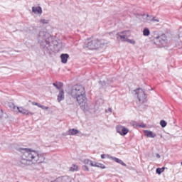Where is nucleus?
I'll use <instances>...</instances> for the list:
<instances>
[{
	"label": "nucleus",
	"instance_id": "nucleus-2",
	"mask_svg": "<svg viewBox=\"0 0 182 182\" xmlns=\"http://www.w3.org/2000/svg\"><path fill=\"white\" fill-rule=\"evenodd\" d=\"M70 95L73 99H76V101L81 109L83 110L87 109V99L86 98L85 87L79 85H74L70 90Z\"/></svg>",
	"mask_w": 182,
	"mask_h": 182
},
{
	"label": "nucleus",
	"instance_id": "nucleus-30",
	"mask_svg": "<svg viewBox=\"0 0 182 182\" xmlns=\"http://www.w3.org/2000/svg\"><path fill=\"white\" fill-rule=\"evenodd\" d=\"M32 105H33V106H38V107H39L41 106V104H39L38 102H33Z\"/></svg>",
	"mask_w": 182,
	"mask_h": 182
},
{
	"label": "nucleus",
	"instance_id": "nucleus-28",
	"mask_svg": "<svg viewBox=\"0 0 182 182\" xmlns=\"http://www.w3.org/2000/svg\"><path fill=\"white\" fill-rule=\"evenodd\" d=\"M40 107V108L42 109L43 110H48V109H49V107H46V106H45V105H40V107Z\"/></svg>",
	"mask_w": 182,
	"mask_h": 182
},
{
	"label": "nucleus",
	"instance_id": "nucleus-12",
	"mask_svg": "<svg viewBox=\"0 0 182 182\" xmlns=\"http://www.w3.org/2000/svg\"><path fill=\"white\" fill-rule=\"evenodd\" d=\"M139 19L142 21V22H150V18L151 16H149V14H142L141 16H139Z\"/></svg>",
	"mask_w": 182,
	"mask_h": 182
},
{
	"label": "nucleus",
	"instance_id": "nucleus-13",
	"mask_svg": "<svg viewBox=\"0 0 182 182\" xmlns=\"http://www.w3.org/2000/svg\"><path fill=\"white\" fill-rule=\"evenodd\" d=\"M79 133H80L79 130H77L76 129H70L67 132V134L68 136H76V134H79Z\"/></svg>",
	"mask_w": 182,
	"mask_h": 182
},
{
	"label": "nucleus",
	"instance_id": "nucleus-26",
	"mask_svg": "<svg viewBox=\"0 0 182 182\" xmlns=\"http://www.w3.org/2000/svg\"><path fill=\"white\" fill-rule=\"evenodd\" d=\"M163 171H164V168H157L156 170V174H161V173H163Z\"/></svg>",
	"mask_w": 182,
	"mask_h": 182
},
{
	"label": "nucleus",
	"instance_id": "nucleus-29",
	"mask_svg": "<svg viewBox=\"0 0 182 182\" xmlns=\"http://www.w3.org/2000/svg\"><path fill=\"white\" fill-rule=\"evenodd\" d=\"M131 124L132 126H133L134 127H139V124H137V122L132 121L131 122Z\"/></svg>",
	"mask_w": 182,
	"mask_h": 182
},
{
	"label": "nucleus",
	"instance_id": "nucleus-24",
	"mask_svg": "<svg viewBox=\"0 0 182 182\" xmlns=\"http://www.w3.org/2000/svg\"><path fill=\"white\" fill-rule=\"evenodd\" d=\"M125 42H128V43L131 45H136V41H134V39L127 38Z\"/></svg>",
	"mask_w": 182,
	"mask_h": 182
},
{
	"label": "nucleus",
	"instance_id": "nucleus-15",
	"mask_svg": "<svg viewBox=\"0 0 182 182\" xmlns=\"http://www.w3.org/2000/svg\"><path fill=\"white\" fill-rule=\"evenodd\" d=\"M158 39L161 43V46H164V45L167 43V37H166V36H161V37H159Z\"/></svg>",
	"mask_w": 182,
	"mask_h": 182
},
{
	"label": "nucleus",
	"instance_id": "nucleus-21",
	"mask_svg": "<svg viewBox=\"0 0 182 182\" xmlns=\"http://www.w3.org/2000/svg\"><path fill=\"white\" fill-rule=\"evenodd\" d=\"M9 107L13 110V112H18L19 108V107L15 106L14 104H10Z\"/></svg>",
	"mask_w": 182,
	"mask_h": 182
},
{
	"label": "nucleus",
	"instance_id": "nucleus-7",
	"mask_svg": "<svg viewBox=\"0 0 182 182\" xmlns=\"http://www.w3.org/2000/svg\"><path fill=\"white\" fill-rule=\"evenodd\" d=\"M117 133H119L120 136H126L129 133V129L124 126L118 125L116 127Z\"/></svg>",
	"mask_w": 182,
	"mask_h": 182
},
{
	"label": "nucleus",
	"instance_id": "nucleus-27",
	"mask_svg": "<svg viewBox=\"0 0 182 182\" xmlns=\"http://www.w3.org/2000/svg\"><path fill=\"white\" fill-rule=\"evenodd\" d=\"M160 124L161 127H166V126H167V122L164 120H161Z\"/></svg>",
	"mask_w": 182,
	"mask_h": 182
},
{
	"label": "nucleus",
	"instance_id": "nucleus-23",
	"mask_svg": "<svg viewBox=\"0 0 182 182\" xmlns=\"http://www.w3.org/2000/svg\"><path fill=\"white\" fill-rule=\"evenodd\" d=\"M40 23H41V25H48V23H49V20L41 18L40 20Z\"/></svg>",
	"mask_w": 182,
	"mask_h": 182
},
{
	"label": "nucleus",
	"instance_id": "nucleus-6",
	"mask_svg": "<svg viewBox=\"0 0 182 182\" xmlns=\"http://www.w3.org/2000/svg\"><path fill=\"white\" fill-rule=\"evenodd\" d=\"M101 159H109V160H113L115 161V163H118L119 164H121L122 166H124V167H126L127 166L124 162H123L121 159L112 156L109 154H102L101 155Z\"/></svg>",
	"mask_w": 182,
	"mask_h": 182
},
{
	"label": "nucleus",
	"instance_id": "nucleus-31",
	"mask_svg": "<svg viewBox=\"0 0 182 182\" xmlns=\"http://www.w3.org/2000/svg\"><path fill=\"white\" fill-rule=\"evenodd\" d=\"M3 117H4V111H2V109H0V119H2Z\"/></svg>",
	"mask_w": 182,
	"mask_h": 182
},
{
	"label": "nucleus",
	"instance_id": "nucleus-32",
	"mask_svg": "<svg viewBox=\"0 0 182 182\" xmlns=\"http://www.w3.org/2000/svg\"><path fill=\"white\" fill-rule=\"evenodd\" d=\"M84 170H85V171H89V167H87V166L85 165V166H84Z\"/></svg>",
	"mask_w": 182,
	"mask_h": 182
},
{
	"label": "nucleus",
	"instance_id": "nucleus-3",
	"mask_svg": "<svg viewBox=\"0 0 182 182\" xmlns=\"http://www.w3.org/2000/svg\"><path fill=\"white\" fill-rule=\"evenodd\" d=\"M105 45H107V41H105V40H100L99 41L98 39L95 40H91V39H87L85 41V48H87L88 49H97V48H102L105 46Z\"/></svg>",
	"mask_w": 182,
	"mask_h": 182
},
{
	"label": "nucleus",
	"instance_id": "nucleus-19",
	"mask_svg": "<svg viewBox=\"0 0 182 182\" xmlns=\"http://www.w3.org/2000/svg\"><path fill=\"white\" fill-rule=\"evenodd\" d=\"M53 86L56 87V89H58V90H61L60 88L63 86V83H62V82H58V84L53 83Z\"/></svg>",
	"mask_w": 182,
	"mask_h": 182
},
{
	"label": "nucleus",
	"instance_id": "nucleus-16",
	"mask_svg": "<svg viewBox=\"0 0 182 182\" xmlns=\"http://www.w3.org/2000/svg\"><path fill=\"white\" fill-rule=\"evenodd\" d=\"M83 164L85 166H90L91 167H95V162L90 159H84L82 161Z\"/></svg>",
	"mask_w": 182,
	"mask_h": 182
},
{
	"label": "nucleus",
	"instance_id": "nucleus-17",
	"mask_svg": "<svg viewBox=\"0 0 182 182\" xmlns=\"http://www.w3.org/2000/svg\"><path fill=\"white\" fill-rule=\"evenodd\" d=\"M60 59L62 63H68V59H69V55L68 54H61Z\"/></svg>",
	"mask_w": 182,
	"mask_h": 182
},
{
	"label": "nucleus",
	"instance_id": "nucleus-10",
	"mask_svg": "<svg viewBox=\"0 0 182 182\" xmlns=\"http://www.w3.org/2000/svg\"><path fill=\"white\" fill-rule=\"evenodd\" d=\"M57 100L59 103H60L62 100H65V91L63 90H60L57 97Z\"/></svg>",
	"mask_w": 182,
	"mask_h": 182
},
{
	"label": "nucleus",
	"instance_id": "nucleus-4",
	"mask_svg": "<svg viewBox=\"0 0 182 182\" xmlns=\"http://www.w3.org/2000/svg\"><path fill=\"white\" fill-rule=\"evenodd\" d=\"M48 33H45V31H41L39 33L40 38L41 37L42 39H45V41H39L40 45L42 46V48H46V49H48L49 46H50V38L47 36Z\"/></svg>",
	"mask_w": 182,
	"mask_h": 182
},
{
	"label": "nucleus",
	"instance_id": "nucleus-8",
	"mask_svg": "<svg viewBox=\"0 0 182 182\" xmlns=\"http://www.w3.org/2000/svg\"><path fill=\"white\" fill-rule=\"evenodd\" d=\"M18 113H21L22 114H25L26 116H33L35 113L23 108V107H18Z\"/></svg>",
	"mask_w": 182,
	"mask_h": 182
},
{
	"label": "nucleus",
	"instance_id": "nucleus-18",
	"mask_svg": "<svg viewBox=\"0 0 182 182\" xmlns=\"http://www.w3.org/2000/svg\"><path fill=\"white\" fill-rule=\"evenodd\" d=\"M94 167H97L98 168H102V169L106 168V166H105V164L98 163V162H95Z\"/></svg>",
	"mask_w": 182,
	"mask_h": 182
},
{
	"label": "nucleus",
	"instance_id": "nucleus-22",
	"mask_svg": "<svg viewBox=\"0 0 182 182\" xmlns=\"http://www.w3.org/2000/svg\"><path fill=\"white\" fill-rule=\"evenodd\" d=\"M144 36H149L150 35V30L148 28H144L143 30Z\"/></svg>",
	"mask_w": 182,
	"mask_h": 182
},
{
	"label": "nucleus",
	"instance_id": "nucleus-34",
	"mask_svg": "<svg viewBox=\"0 0 182 182\" xmlns=\"http://www.w3.org/2000/svg\"><path fill=\"white\" fill-rule=\"evenodd\" d=\"M138 127L144 128V127H146V124L139 125Z\"/></svg>",
	"mask_w": 182,
	"mask_h": 182
},
{
	"label": "nucleus",
	"instance_id": "nucleus-35",
	"mask_svg": "<svg viewBox=\"0 0 182 182\" xmlns=\"http://www.w3.org/2000/svg\"><path fill=\"white\" fill-rule=\"evenodd\" d=\"M156 158H157V159H160V154H156Z\"/></svg>",
	"mask_w": 182,
	"mask_h": 182
},
{
	"label": "nucleus",
	"instance_id": "nucleus-1",
	"mask_svg": "<svg viewBox=\"0 0 182 182\" xmlns=\"http://www.w3.org/2000/svg\"><path fill=\"white\" fill-rule=\"evenodd\" d=\"M21 157L20 159L21 164L23 166H32L39 163H43L45 158L35 150L30 149H21Z\"/></svg>",
	"mask_w": 182,
	"mask_h": 182
},
{
	"label": "nucleus",
	"instance_id": "nucleus-14",
	"mask_svg": "<svg viewBox=\"0 0 182 182\" xmlns=\"http://www.w3.org/2000/svg\"><path fill=\"white\" fill-rule=\"evenodd\" d=\"M144 135L146 136V137H149L151 139H154L156 137V133H154L151 131L145 130L144 131Z\"/></svg>",
	"mask_w": 182,
	"mask_h": 182
},
{
	"label": "nucleus",
	"instance_id": "nucleus-11",
	"mask_svg": "<svg viewBox=\"0 0 182 182\" xmlns=\"http://www.w3.org/2000/svg\"><path fill=\"white\" fill-rule=\"evenodd\" d=\"M32 12L36 15H42V7L41 6L32 7Z\"/></svg>",
	"mask_w": 182,
	"mask_h": 182
},
{
	"label": "nucleus",
	"instance_id": "nucleus-25",
	"mask_svg": "<svg viewBox=\"0 0 182 182\" xmlns=\"http://www.w3.org/2000/svg\"><path fill=\"white\" fill-rule=\"evenodd\" d=\"M150 19H149V21L150 22H160V19L159 18H156V17H149Z\"/></svg>",
	"mask_w": 182,
	"mask_h": 182
},
{
	"label": "nucleus",
	"instance_id": "nucleus-33",
	"mask_svg": "<svg viewBox=\"0 0 182 182\" xmlns=\"http://www.w3.org/2000/svg\"><path fill=\"white\" fill-rule=\"evenodd\" d=\"M109 112V113H112V108H108V109L106 110V112Z\"/></svg>",
	"mask_w": 182,
	"mask_h": 182
},
{
	"label": "nucleus",
	"instance_id": "nucleus-5",
	"mask_svg": "<svg viewBox=\"0 0 182 182\" xmlns=\"http://www.w3.org/2000/svg\"><path fill=\"white\" fill-rule=\"evenodd\" d=\"M134 93L136 96L139 102H140L141 103H144V102H146V99L147 97L146 96V93L143 90H141V88L136 89L134 90Z\"/></svg>",
	"mask_w": 182,
	"mask_h": 182
},
{
	"label": "nucleus",
	"instance_id": "nucleus-9",
	"mask_svg": "<svg viewBox=\"0 0 182 182\" xmlns=\"http://www.w3.org/2000/svg\"><path fill=\"white\" fill-rule=\"evenodd\" d=\"M117 39L120 38L122 42H126V41L127 40V34L126 31L118 33L117 34Z\"/></svg>",
	"mask_w": 182,
	"mask_h": 182
},
{
	"label": "nucleus",
	"instance_id": "nucleus-20",
	"mask_svg": "<svg viewBox=\"0 0 182 182\" xmlns=\"http://www.w3.org/2000/svg\"><path fill=\"white\" fill-rule=\"evenodd\" d=\"M70 171H79V166L76 164H73L70 168Z\"/></svg>",
	"mask_w": 182,
	"mask_h": 182
}]
</instances>
